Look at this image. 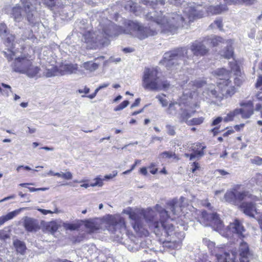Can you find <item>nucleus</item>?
Returning a JSON list of instances; mask_svg holds the SVG:
<instances>
[{"instance_id":"obj_1","label":"nucleus","mask_w":262,"mask_h":262,"mask_svg":"<svg viewBox=\"0 0 262 262\" xmlns=\"http://www.w3.org/2000/svg\"><path fill=\"white\" fill-rule=\"evenodd\" d=\"M127 214L133 221L132 225L133 229L141 236H147L149 234L148 230L144 227L142 217L161 242L164 243L170 242L176 234L174 226L171 223L172 220L165 209L159 212V218L157 217V214L151 209L146 211H129Z\"/></svg>"},{"instance_id":"obj_2","label":"nucleus","mask_w":262,"mask_h":262,"mask_svg":"<svg viewBox=\"0 0 262 262\" xmlns=\"http://www.w3.org/2000/svg\"><path fill=\"white\" fill-rule=\"evenodd\" d=\"M147 20L153 21L155 24H151L149 27H144L138 23L130 21L128 25L137 32V36L140 39H144L149 36L156 35L161 31L163 33L174 34L185 24L184 18L177 13L168 14L167 16L160 13L158 15H151V13L146 15Z\"/></svg>"},{"instance_id":"obj_3","label":"nucleus","mask_w":262,"mask_h":262,"mask_svg":"<svg viewBox=\"0 0 262 262\" xmlns=\"http://www.w3.org/2000/svg\"><path fill=\"white\" fill-rule=\"evenodd\" d=\"M200 223L205 226H210L214 230L222 232L226 230L225 236H232L233 234H236L240 238L245 237L244 232L245 229L241 222L238 219H235L233 223H231L226 228L223 221L220 219L219 215L216 212L208 213L206 211L201 212L200 216Z\"/></svg>"},{"instance_id":"obj_4","label":"nucleus","mask_w":262,"mask_h":262,"mask_svg":"<svg viewBox=\"0 0 262 262\" xmlns=\"http://www.w3.org/2000/svg\"><path fill=\"white\" fill-rule=\"evenodd\" d=\"M231 71L225 68L218 69L214 72V75L220 81L216 82V86L210 90L211 96L218 101L231 97L236 92L234 85H232L230 79Z\"/></svg>"},{"instance_id":"obj_5","label":"nucleus","mask_w":262,"mask_h":262,"mask_svg":"<svg viewBox=\"0 0 262 262\" xmlns=\"http://www.w3.org/2000/svg\"><path fill=\"white\" fill-rule=\"evenodd\" d=\"M157 68H146L142 77V86L144 89L158 91L166 90L170 86L167 80H161Z\"/></svg>"},{"instance_id":"obj_6","label":"nucleus","mask_w":262,"mask_h":262,"mask_svg":"<svg viewBox=\"0 0 262 262\" xmlns=\"http://www.w3.org/2000/svg\"><path fill=\"white\" fill-rule=\"evenodd\" d=\"M0 36L5 38V43L8 47L6 51L4 52L5 56L12 67L13 71L16 72V55L15 46V36L8 33L7 27L4 24H0Z\"/></svg>"},{"instance_id":"obj_7","label":"nucleus","mask_w":262,"mask_h":262,"mask_svg":"<svg viewBox=\"0 0 262 262\" xmlns=\"http://www.w3.org/2000/svg\"><path fill=\"white\" fill-rule=\"evenodd\" d=\"M188 49L185 47H179L165 53L160 63L167 70H171L172 68L179 64L180 60H185L188 58Z\"/></svg>"},{"instance_id":"obj_8","label":"nucleus","mask_w":262,"mask_h":262,"mask_svg":"<svg viewBox=\"0 0 262 262\" xmlns=\"http://www.w3.org/2000/svg\"><path fill=\"white\" fill-rule=\"evenodd\" d=\"M30 56L17 57V72L26 74L30 77L35 76L39 69L32 65L33 59Z\"/></svg>"},{"instance_id":"obj_9","label":"nucleus","mask_w":262,"mask_h":262,"mask_svg":"<svg viewBox=\"0 0 262 262\" xmlns=\"http://www.w3.org/2000/svg\"><path fill=\"white\" fill-rule=\"evenodd\" d=\"M238 115H239L238 111L237 108H235L228 113L224 119L221 117L215 118L211 123V126L214 127L210 130V132L212 134L213 136H216L223 130L221 129V125L220 124L223 120L226 122H230L233 121L235 117Z\"/></svg>"},{"instance_id":"obj_10","label":"nucleus","mask_w":262,"mask_h":262,"mask_svg":"<svg viewBox=\"0 0 262 262\" xmlns=\"http://www.w3.org/2000/svg\"><path fill=\"white\" fill-rule=\"evenodd\" d=\"M206 147L203 143H194L190 145L189 148V151L191 153L190 154L186 153L184 156L189 160H198L204 155V150Z\"/></svg>"},{"instance_id":"obj_11","label":"nucleus","mask_w":262,"mask_h":262,"mask_svg":"<svg viewBox=\"0 0 262 262\" xmlns=\"http://www.w3.org/2000/svg\"><path fill=\"white\" fill-rule=\"evenodd\" d=\"M239 106L241 108L237 110L243 119H249L254 114V104L252 100L242 101L239 103Z\"/></svg>"},{"instance_id":"obj_12","label":"nucleus","mask_w":262,"mask_h":262,"mask_svg":"<svg viewBox=\"0 0 262 262\" xmlns=\"http://www.w3.org/2000/svg\"><path fill=\"white\" fill-rule=\"evenodd\" d=\"M239 252L240 256V262H249L248 257L250 255L249 247L247 243L243 241L241 242L239 247ZM234 257L232 258V262H236L235 261V257L237 255L236 252H232Z\"/></svg>"},{"instance_id":"obj_13","label":"nucleus","mask_w":262,"mask_h":262,"mask_svg":"<svg viewBox=\"0 0 262 262\" xmlns=\"http://www.w3.org/2000/svg\"><path fill=\"white\" fill-rule=\"evenodd\" d=\"M24 226L26 230L29 232H36L41 227V222H39L36 219L28 217H24Z\"/></svg>"},{"instance_id":"obj_14","label":"nucleus","mask_w":262,"mask_h":262,"mask_svg":"<svg viewBox=\"0 0 262 262\" xmlns=\"http://www.w3.org/2000/svg\"><path fill=\"white\" fill-rule=\"evenodd\" d=\"M190 50L195 56H203L207 55L209 52L208 49L203 44V42L197 41L192 43Z\"/></svg>"},{"instance_id":"obj_15","label":"nucleus","mask_w":262,"mask_h":262,"mask_svg":"<svg viewBox=\"0 0 262 262\" xmlns=\"http://www.w3.org/2000/svg\"><path fill=\"white\" fill-rule=\"evenodd\" d=\"M41 225L43 231L48 232L52 234H54L61 227V225L56 221L48 222L41 221Z\"/></svg>"},{"instance_id":"obj_16","label":"nucleus","mask_w":262,"mask_h":262,"mask_svg":"<svg viewBox=\"0 0 262 262\" xmlns=\"http://www.w3.org/2000/svg\"><path fill=\"white\" fill-rule=\"evenodd\" d=\"M239 207L245 214L250 217H254L255 213H257L255 204L253 202H243Z\"/></svg>"},{"instance_id":"obj_17","label":"nucleus","mask_w":262,"mask_h":262,"mask_svg":"<svg viewBox=\"0 0 262 262\" xmlns=\"http://www.w3.org/2000/svg\"><path fill=\"white\" fill-rule=\"evenodd\" d=\"M22 1L23 8L27 14V19L29 21H31L33 19V15L32 12L35 9L33 3L37 2V0H21Z\"/></svg>"},{"instance_id":"obj_18","label":"nucleus","mask_w":262,"mask_h":262,"mask_svg":"<svg viewBox=\"0 0 262 262\" xmlns=\"http://www.w3.org/2000/svg\"><path fill=\"white\" fill-rule=\"evenodd\" d=\"M204 13L202 10L199 9L198 7H191L187 12V17L189 21H193L196 19L202 18Z\"/></svg>"},{"instance_id":"obj_19","label":"nucleus","mask_w":262,"mask_h":262,"mask_svg":"<svg viewBox=\"0 0 262 262\" xmlns=\"http://www.w3.org/2000/svg\"><path fill=\"white\" fill-rule=\"evenodd\" d=\"M158 159L160 161L169 160L178 161L180 159L179 157L175 151H164L160 153L158 155Z\"/></svg>"},{"instance_id":"obj_20","label":"nucleus","mask_w":262,"mask_h":262,"mask_svg":"<svg viewBox=\"0 0 262 262\" xmlns=\"http://www.w3.org/2000/svg\"><path fill=\"white\" fill-rule=\"evenodd\" d=\"M15 0L7 3L4 8L5 12L13 17L14 20L16 19V4H15Z\"/></svg>"},{"instance_id":"obj_21","label":"nucleus","mask_w":262,"mask_h":262,"mask_svg":"<svg viewBox=\"0 0 262 262\" xmlns=\"http://www.w3.org/2000/svg\"><path fill=\"white\" fill-rule=\"evenodd\" d=\"M226 5L220 4L216 6H210L208 8V11L213 15H216L227 11Z\"/></svg>"},{"instance_id":"obj_22","label":"nucleus","mask_w":262,"mask_h":262,"mask_svg":"<svg viewBox=\"0 0 262 262\" xmlns=\"http://www.w3.org/2000/svg\"><path fill=\"white\" fill-rule=\"evenodd\" d=\"M117 174V171H113V173L106 174L104 177L103 179L97 177L94 180V182L91 183V186L94 187L96 186H102L103 185V180H110L115 177Z\"/></svg>"},{"instance_id":"obj_23","label":"nucleus","mask_w":262,"mask_h":262,"mask_svg":"<svg viewBox=\"0 0 262 262\" xmlns=\"http://www.w3.org/2000/svg\"><path fill=\"white\" fill-rule=\"evenodd\" d=\"M117 221L118 218L112 215L109 216L106 220L107 229L113 232L116 231L117 229Z\"/></svg>"},{"instance_id":"obj_24","label":"nucleus","mask_w":262,"mask_h":262,"mask_svg":"<svg viewBox=\"0 0 262 262\" xmlns=\"http://www.w3.org/2000/svg\"><path fill=\"white\" fill-rule=\"evenodd\" d=\"M236 187H239V185L236 186L232 190L226 192L224 199L226 202L233 204L236 203Z\"/></svg>"},{"instance_id":"obj_25","label":"nucleus","mask_w":262,"mask_h":262,"mask_svg":"<svg viewBox=\"0 0 262 262\" xmlns=\"http://www.w3.org/2000/svg\"><path fill=\"white\" fill-rule=\"evenodd\" d=\"M82 223H84L85 228L89 230L90 233H94L100 229V225L94 222L86 220L82 221Z\"/></svg>"},{"instance_id":"obj_26","label":"nucleus","mask_w":262,"mask_h":262,"mask_svg":"<svg viewBox=\"0 0 262 262\" xmlns=\"http://www.w3.org/2000/svg\"><path fill=\"white\" fill-rule=\"evenodd\" d=\"M82 220L77 221L74 223H63L62 226L67 230H78L82 225Z\"/></svg>"},{"instance_id":"obj_27","label":"nucleus","mask_w":262,"mask_h":262,"mask_svg":"<svg viewBox=\"0 0 262 262\" xmlns=\"http://www.w3.org/2000/svg\"><path fill=\"white\" fill-rule=\"evenodd\" d=\"M216 262H230V254L224 251L223 249L220 250V252L215 254Z\"/></svg>"},{"instance_id":"obj_28","label":"nucleus","mask_w":262,"mask_h":262,"mask_svg":"<svg viewBox=\"0 0 262 262\" xmlns=\"http://www.w3.org/2000/svg\"><path fill=\"white\" fill-rule=\"evenodd\" d=\"M229 66L230 68L231 71L233 72L234 75L239 77L242 76L243 72H242L240 66L237 61L229 62Z\"/></svg>"},{"instance_id":"obj_29","label":"nucleus","mask_w":262,"mask_h":262,"mask_svg":"<svg viewBox=\"0 0 262 262\" xmlns=\"http://www.w3.org/2000/svg\"><path fill=\"white\" fill-rule=\"evenodd\" d=\"M83 68L89 72H94L99 68V64L92 61L84 62L82 64Z\"/></svg>"},{"instance_id":"obj_30","label":"nucleus","mask_w":262,"mask_h":262,"mask_svg":"<svg viewBox=\"0 0 262 262\" xmlns=\"http://www.w3.org/2000/svg\"><path fill=\"white\" fill-rule=\"evenodd\" d=\"M94 33L91 31H86L83 34L84 42L93 45L95 43V37L94 36Z\"/></svg>"},{"instance_id":"obj_31","label":"nucleus","mask_w":262,"mask_h":262,"mask_svg":"<svg viewBox=\"0 0 262 262\" xmlns=\"http://www.w3.org/2000/svg\"><path fill=\"white\" fill-rule=\"evenodd\" d=\"M207 41H210L211 46L213 47L219 46L220 44L224 43L225 40L220 36H214L212 38H207L205 39Z\"/></svg>"},{"instance_id":"obj_32","label":"nucleus","mask_w":262,"mask_h":262,"mask_svg":"<svg viewBox=\"0 0 262 262\" xmlns=\"http://www.w3.org/2000/svg\"><path fill=\"white\" fill-rule=\"evenodd\" d=\"M222 56L227 59L234 58V50L232 46H227L223 52Z\"/></svg>"},{"instance_id":"obj_33","label":"nucleus","mask_w":262,"mask_h":262,"mask_svg":"<svg viewBox=\"0 0 262 262\" xmlns=\"http://www.w3.org/2000/svg\"><path fill=\"white\" fill-rule=\"evenodd\" d=\"M16 214V211L14 210L12 212H11L6 215H3L0 217V226L4 224L6 221H8L10 220H11Z\"/></svg>"},{"instance_id":"obj_34","label":"nucleus","mask_w":262,"mask_h":262,"mask_svg":"<svg viewBox=\"0 0 262 262\" xmlns=\"http://www.w3.org/2000/svg\"><path fill=\"white\" fill-rule=\"evenodd\" d=\"M191 117V114L187 110H182L180 115L179 119L181 122L188 123V119Z\"/></svg>"},{"instance_id":"obj_35","label":"nucleus","mask_w":262,"mask_h":262,"mask_svg":"<svg viewBox=\"0 0 262 262\" xmlns=\"http://www.w3.org/2000/svg\"><path fill=\"white\" fill-rule=\"evenodd\" d=\"M204 121V118L203 117L193 118L188 121L187 124L189 125H198L203 123Z\"/></svg>"},{"instance_id":"obj_36","label":"nucleus","mask_w":262,"mask_h":262,"mask_svg":"<svg viewBox=\"0 0 262 262\" xmlns=\"http://www.w3.org/2000/svg\"><path fill=\"white\" fill-rule=\"evenodd\" d=\"M238 188L236 187V202L243 201L248 195V192L247 191L237 192V189Z\"/></svg>"},{"instance_id":"obj_37","label":"nucleus","mask_w":262,"mask_h":262,"mask_svg":"<svg viewBox=\"0 0 262 262\" xmlns=\"http://www.w3.org/2000/svg\"><path fill=\"white\" fill-rule=\"evenodd\" d=\"M125 9L132 12L136 13L137 11V4L133 1H129L125 5Z\"/></svg>"},{"instance_id":"obj_38","label":"nucleus","mask_w":262,"mask_h":262,"mask_svg":"<svg viewBox=\"0 0 262 262\" xmlns=\"http://www.w3.org/2000/svg\"><path fill=\"white\" fill-rule=\"evenodd\" d=\"M126 229L127 227L125 219L122 217H118L117 221V229L126 230Z\"/></svg>"},{"instance_id":"obj_39","label":"nucleus","mask_w":262,"mask_h":262,"mask_svg":"<svg viewBox=\"0 0 262 262\" xmlns=\"http://www.w3.org/2000/svg\"><path fill=\"white\" fill-rule=\"evenodd\" d=\"M109 85V83H103L102 84H101L95 90V92L87 96L86 97H88L90 99H93L94 98H95L97 94V93L98 92V91L101 90V89H104V88H107L108 86Z\"/></svg>"},{"instance_id":"obj_40","label":"nucleus","mask_w":262,"mask_h":262,"mask_svg":"<svg viewBox=\"0 0 262 262\" xmlns=\"http://www.w3.org/2000/svg\"><path fill=\"white\" fill-rule=\"evenodd\" d=\"M64 69L66 71L70 73H73L76 72L78 70L77 64H66L64 67Z\"/></svg>"},{"instance_id":"obj_41","label":"nucleus","mask_w":262,"mask_h":262,"mask_svg":"<svg viewBox=\"0 0 262 262\" xmlns=\"http://www.w3.org/2000/svg\"><path fill=\"white\" fill-rule=\"evenodd\" d=\"M58 72V70L57 68L54 67L51 69H48L45 73V75L47 77H51L57 75Z\"/></svg>"},{"instance_id":"obj_42","label":"nucleus","mask_w":262,"mask_h":262,"mask_svg":"<svg viewBox=\"0 0 262 262\" xmlns=\"http://www.w3.org/2000/svg\"><path fill=\"white\" fill-rule=\"evenodd\" d=\"M236 140L239 142L238 145H240L241 148L246 147L247 143L249 142L248 140L245 139V137L243 138L242 136L236 137Z\"/></svg>"},{"instance_id":"obj_43","label":"nucleus","mask_w":262,"mask_h":262,"mask_svg":"<svg viewBox=\"0 0 262 262\" xmlns=\"http://www.w3.org/2000/svg\"><path fill=\"white\" fill-rule=\"evenodd\" d=\"M27 249L26 246L24 243L17 240V252H19L24 254Z\"/></svg>"},{"instance_id":"obj_44","label":"nucleus","mask_w":262,"mask_h":262,"mask_svg":"<svg viewBox=\"0 0 262 262\" xmlns=\"http://www.w3.org/2000/svg\"><path fill=\"white\" fill-rule=\"evenodd\" d=\"M129 104V101L128 100H124L118 105L116 106L114 110L116 112L122 110L125 108Z\"/></svg>"},{"instance_id":"obj_45","label":"nucleus","mask_w":262,"mask_h":262,"mask_svg":"<svg viewBox=\"0 0 262 262\" xmlns=\"http://www.w3.org/2000/svg\"><path fill=\"white\" fill-rule=\"evenodd\" d=\"M254 182L257 186L262 188V174H257L254 179Z\"/></svg>"},{"instance_id":"obj_46","label":"nucleus","mask_w":262,"mask_h":262,"mask_svg":"<svg viewBox=\"0 0 262 262\" xmlns=\"http://www.w3.org/2000/svg\"><path fill=\"white\" fill-rule=\"evenodd\" d=\"M215 25L220 30H222L223 29V21L222 19L220 18L216 19L214 21L213 23L210 25L211 27H213V26Z\"/></svg>"},{"instance_id":"obj_47","label":"nucleus","mask_w":262,"mask_h":262,"mask_svg":"<svg viewBox=\"0 0 262 262\" xmlns=\"http://www.w3.org/2000/svg\"><path fill=\"white\" fill-rule=\"evenodd\" d=\"M206 84V82L203 80H195L193 82V86L196 88L203 87Z\"/></svg>"},{"instance_id":"obj_48","label":"nucleus","mask_w":262,"mask_h":262,"mask_svg":"<svg viewBox=\"0 0 262 262\" xmlns=\"http://www.w3.org/2000/svg\"><path fill=\"white\" fill-rule=\"evenodd\" d=\"M43 3L48 7H53L55 6V0H43Z\"/></svg>"},{"instance_id":"obj_49","label":"nucleus","mask_w":262,"mask_h":262,"mask_svg":"<svg viewBox=\"0 0 262 262\" xmlns=\"http://www.w3.org/2000/svg\"><path fill=\"white\" fill-rule=\"evenodd\" d=\"M73 176L71 172L68 171L66 172H62V178L69 180H71Z\"/></svg>"},{"instance_id":"obj_50","label":"nucleus","mask_w":262,"mask_h":262,"mask_svg":"<svg viewBox=\"0 0 262 262\" xmlns=\"http://www.w3.org/2000/svg\"><path fill=\"white\" fill-rule=\"evenodd\" d=\"M262 86V75H259L256 80V82L255 83V88L258 89Z\"/></svg>"},{"instance_id":"obj_51","label":"nucleus","mask_w":262,"mask_h":262,"mask_svg":"<svg viewBox=\"0 0 262 262\" xmlns=\"http://www.w3.org/2000/svg\"><path fill=\"white\" fill-rule=\"evenodd\" d=\"M167 128L168 135L170 136H174L175 135V130L173 126L168 125L167 126Z\"/></svg>"},{"instance_id":"obj_52","label":"nucleus","mask_w":262,"mask_h":262,"mask_svg":"<svg viewBox=\"0 0 262 262\" xmlns=\"http://www.w3.org/2000/svg\"><path fill=\"white\" fill-rule=\"evenodd\" d=\"M252 164H261L262 163V158L259 157H255L252 160Z\"/></svg>"},{"instance_id":"obj_53","label":"nucleus","mask_w":262,"mask_h":262,"mask_svg":"<svg viewBox=\"0 0 262 262\" xmlns=\"http://www.w3.org/2000/svg\"><path fill=\"white\" fill-rule=\"evenodd\" d=\"M156 98L158 99V100L160 101V102H161V103L162 104L163 106L167 105L168 102H167V101L165 99L162 98L160 96H157L156 97Z\"/></svg>"},{"instance_id":"obj_54","label":"nucleus","mask_w":262,"mask_h":262,"mask_svg":"<svg viewBox=\"0 0 262 262\" xmlns=\"http://www.w3.org/2000/svg\"><path fill=\"white\" fill-rule=\"evenodd\" d=\"M141 3L147 6H152L154 0H141Z\"/></svg>"},{"instance_id":"obj_55","label":"nucleus","mask_w":262,"mask_h":262,"mask_svg":"<svg viewBox=\"0 0 262 262\" xmlns=\"http://www.w3.org/2000/svg\"><path fill=\"white\" fill-rule=\"evenodd\" d=\"M234 82L237 86H241L243 84V80L238 77H236L234 79Z\"/></svg>"},{"instance_id":"obj_56","label":"nucleus","mask_w":262,"mask_h":262,"mask_svg":"<svg viewBox=\"0 0 262 262\" xmlns=\"http://www.w3.org/2000/svg\"><path fill=\"white\" fill-rule=\"evenodd\" d=\"M177 103H171L169 105V107L168 108V111L169 112V114H172L173 113V110L176 111V108H174V105Z\"/></svg>"},{"instance_id":"obj_57","label":"nucleus","mask_w":262,"mask_h":262,"mask_svg":"<svg viewBox=\"0 0 262 262\" xmlns=\"http://www.w3.org/2000/svg\"><path fill=\"white\" fill-rule=\"evenodd\" d=\"M257 100L262 101V87L259 89L256 94Z\"/></svg>"},{"instance_id":"obj_58","label":"nucleus","mask_w":262,"mask_h":262,"mask_svg":"<svg viewBox=\"0 0 262 262\" xmlns=\"http://www.w3.org/2000/svg\"><path fill=\"white\" fill-rule=\"evenodd\" d=\"M78 92L80 94L84 93L85 94H88L90 92V89L85 86L83 90L79 89Z\"/></svg>"},{"instance_id":"obj_59","label":"nucleus","mask_w":262,"mask_h":262,"mask_svg":"<svg viewBox=\"0 0 262 262\" xmlns=\"http://www.w3.org/2000/svg\"><path fill=\"white\" fill-rule=\"evenodd\" d=\"M28 189H29L30 191H31V192H34V191H39V190L44 191L47 189L46 188H35L34 187H29Z\"/></svg>"},{"instance_id":"obj_60","label":"nucleus","mask_w":262,"mask_h":262,"mask_svg":"<svg viewBox=\"0 0 262 262\" xmlns=\"http://www.w3.org/2000/svg\"><path fill=\"white\" fill-rule=\"evenodd\" d=\"M234 132V130L232 128L230 129H228L223 134V136L224 137H228L229 135L233 134Z\"/></svg>"},{"instance_id":"obj_61","label":"nucleus","mask_w":262,"mask_h":262,"mask_svg":"<svg viewBox=\"0 0 262 262\" xmlns=\"http://www.w3.org/2000/svg\"><path fill=\"white\" fill-rule=\"evenodd\" d=\"M38 210L40 212H41L42 214H43L45 215H46L48 214H51V213H53V212L51 210H46V209H38Z\"/></svg>"},{"instance_id":"obj_62","label":"nucleus","mask_w":262,"mask_h":262,"mask_svg":"<svg viewBox=\"0 0 262 262\" xmlns=\"http://www.w3.org/2000/svg\"><path fill=\"white\" fill-rule=\"evenodd\" d=\"M151 166L150 167V172L152 174H156L158 172V169L155 167V165H151Z\"/></svg>"},{"instance_id":"obj_63","label":"nucleus","mask_w":262,"mask_h":262,"mask_svg":"<svg viewBox=\"0 0 262 262\" xmlns=\"http://www.w3.org/2000/svg\"><path fill=\"white\" fill-rule=\"evenodd\" d=\"M140 98H137L134 101V102L132 104L131 107H134L138 106L139 104H140Z\"/></svg>"},{"instance_id":"obj_64","label":"nucleus","mask_w":262,"mask_h":262,"mask_svg":"<svg viewBox=\"0 0 262 262\" xmlns=\"http://www.w3.org/2000/svg\"><path fill=\"white\" fill-rule=\"evenodd\" d=\"M245 126V124L244 123L240 124L239 125H235L234 126V129L236 131H239L241 129L243 128Z\"/></svg>"}]
</instances>
